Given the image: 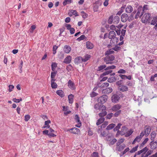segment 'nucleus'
<instances>
[{"mask_svg": "<svg viewBox=\"0 0 157 157\" xmlns=\"http://www.w3.org/2000/svg\"><path fill=\"white\" fill-rule=\"evenodd\" d=\"M116 36L115 32L113 31H110L108 34V38L111 39L110 43L111 45H114L117 44L118 38Z\"/></svg>", "mask_w": 157, "mask_h": 157, "instance_id": "f257e3e1", "label": "nucleus"}, {"mask_svg": "<svg viewBox=\"0 0 157 157\" xmlns=\"http://www.w3.org/2000/svg\"><path fill=\"white\" fill-rule=\"evenodd\" d=\"M115 57L113 55L107 56L104 59L105 62L106 64L112 63V61L114 59Z\"/></svg>", "mask_w": 157, "mask_h": 157, "instance_id": "f03ea898", "label": "nucleus"}, {"mask_svg": "<svg viewBox=\"0 0 157 157\" xmlns=\"http://www.w3.org/2000/svg\"><path fill=\"white\" fill-rule=\"evenodd\" d=\"M144 10L141 6H139L137 9V12L135 18L137 19L139 17H141L143 14Z\"/></svg>", "mask_w": 157, "mask_h": 157, "instance_id": "7ed1b4c3", "label": "nucleus"}, {"mask_svg": "<svg viewBox=\"0 0 157 157\" xmlns=\"http://www.w3.org/2000/svg\"><path fill=\"white\" fill-rule=\"evenodd\" d=\"M151 16V14L149 13H145L141 19V21L142 22L145 23L147 21H149L150 20V17Z\"/></svg>", "mask_w": 157, "mask_h": 157, "instance_id": "20e7f679", "label": "nucleus"}, {"mask_svg": "<svg viewBox=\"0 0 157 157\" xmlns=\"http://www.w3.org/2000/svg\"><path fill=\"white\" fill-rule=\"evenodd\" d=\"M67 131H69L71 133L75 134L78 135L80 133V131L79 129L76 128H73L67 129Z\"/></svg>", "mask_w": 157, "mask_h": 157, "instance_id": "39448f33", "label": "nucleus"}, {"mask_svg": "<svg viewBox=\"0 0 157 157\" xmlns=\"http://www.w3.org/2000/svg\"><path fill=\"white\" fill-rule=\"evenodd\" d=\"M108 98L107 96L106 95H103L98 99V101L100 103H103L105 102Z\"/></svg>", "mask_w": 157, "mask_h": 157, "instance_id": "423d86ee", "label": "nucleus"}, {"mask_svg": "<svg viewBox=\"0 0 157 157\" xmlns=\"http://www.w3.org/2000/svg\"><path fill=\"white\" fill-rule=\"evenodd\" d=\"M67 86L68 87L72 90L75 89L76 87L74 83L70 80L67 82Z\"/></svg>", "mask_w": 157, "mask_h": 157, "instance_id": "0eeeda50", "label": "nucleus"}, {"mask_svg": "<svg viewBox=\"0 0 157 157\" xmlns=\"http://www.w3.org/2000/svg\"><path fill=\"white\" fill-rule=\"evenodd\" d=\"M151 25H155L154 29L155 30H157V17L153 18L151 21Z\"/></svg>", "mask_w": 157, "mask_h": 157, "instance_id": "6e6552de", "label": "nucleus"}, {"mask_svg": "<svg viewBox=\"0 0 157 157\" xmlns=\"http://www.w3.org/2000/svg\"><path fill=\"white\" fill-rule=\"evenodd\" d=\"M112 101L114 103L117 102L120 99V97L117 94H114L112 97Z\"/></svg>", "mask_w": 157, "mask_h": 157, "instance_id": "1a4fd4ad", "label": "nucleus"}, {"mask_svg": "<svg viewBox=\"0 0 157 157\" xmlns=\"http://www.w3.org/2000/svg\"><path fill=\"white\" fill-rule=\"evenodd\" d=\"M121 107V105L117 104L113 106L111 108V110L112 111L115 112L119 110Z\"/></svg>", "mask_w": 157, "mask_h": 157, "instance_id": "9d476101", "label": "nucleus"}, {"mask_svg": "<svg viewBox=\"0 0 157 157\" xmlns=\"http://www.w3.org/2000/svg\"><path fill=\"white\" fill-rule=\"evenodd\" d=\"M128 19V15L125 13L123 14L121 17V21L122 22H125Z\"/></svg>", "mask_w": 157, "mask_h": 157, "instance_id": "9b49d317", "label": "nucleus"}, {"mask_svg": "<svg viewBox=\"0 0 157 157\" xmlns=\"http://www.w3.org/2000/svg\"><path fill=\"white\" fill-rule=\"evenodd\" d=\"M118 89L120 91L124 92L127 91L128 88L126 86L122 85L119 86L118 87Z\"/></svg>", "mask_w": 157, "mask_h": 157, "instance_id": "f8f14e48", "label": "nucleus"}, {"mask_svg": "<svg viewBox=\"0 0 157 157\" xmlns=\"http://www.w3.org/2000/svg\"><path fill=\"white\" fill-rule=\"evenodd\" d=\"M75 119L76 121L78 123V124L75 125V126L77 127H78V128L80 127L81 125V123L80 121L79 118V116L78 115L76 114L75 115Z\"/></svg>", "mask_w": 157, "mask_h": 157, "instance_id": "ddd939ff", "label": "nucleus"}, {"mask_svg": "<svg viewBox=\"0 0 157 157\" xmlns=\"http://www.w3.org/2000/svg\"><path fill=\"white\" fill-rule=\"evenodd\" d=\"M113 91V89L111 87H108L105 89H103L102 92L105 94H107L111 93Z\"/></svg>", "mask_w": 157, "mask_h": 157, "instance_id": "4468645a", "label": "nucleus"}, {"mask_svg": "<svg viewBox=\"0 0 157 157\" xmlns=\"http://www.w3.org/2000/svg\"><path fill=\"white\" fill-rule=\"evenodd\" d=\"M71 47L68 45H65L63 48V51L65 53H69L71 51Z\"/></svg>", "mask_w": 157, "mask_h": 157, "instance_id": "2eb2a0df", "label": "nucleus"}, {"mask_svg": "<svg viewBox=\"0 0 157 157\" xmlns=\"http://www.w3.org/2000/svg\"><path fill=\"white\" fill-rule=\"evenodd\" d=\"M71 56H68L64 59L63 62L66 64H69L71 63Z\"/></svg>", "mask_w": 157, "mask_h": 157, "instance_id": "dca6fc26", "label": "nucleus"}, {"mask_svg": "<svg viewBox=\"0 0 157 157\" xmlns=\"http://www.w3.org/2000/svg\"><path fill=\"white\" fill-rule=\"evenodd\" d=\"M68 14L70 16L73 15H75L76 17L78 16L77 12L76 10H71L69 11Z\"/></svg>", "mask_w": 157, "mask_h": 157, "instance_id": "f3484780", "label": "nucleus"}, {"mask_svg": "<svg viewBox=\"0 0 157 157\" xmlns=\"http://www.w3.org/2000/svg\"><path fill=\"white\" fill-rule=\"evenodd\" d=\"M82 58L79 56L76 57L75 59V63H79L82 62Z\"/></svg>", "mask_w": 157, "mask_h": 157, "instance_id": "a211bd4d", "label": "nucleus"}, {"mask_svg": "<svg viewBox=\"0 0 157 157\" xmlns=\"http://www.w3.org/2000/svg\"><path fill=\"white\" fill-rule=\"evenodd\" d=\"M133 10V8L130 5L128 6L125 8V12L127 13H131Z\"/></svg>", "mask_w": 157, "mask_h": 157, "instance_id": "6ab92c4d", "label": "nucleus"}, {"mask_svg": "<svg viewBox=\"0 0 157 157\" xmlns=\"http://www.w3.org/2000/svg\"><path fill=\"white\" fill-rule=\"evenodd\" d=\"M125 147L126 145L124 144H123L119 145L118 146H117L116 149L118 151H120L123 150Z\"/></svg>", "mask_w": 157, "mask_h": 157, "instance_id": "aec40b11", "label": "nucleus"}, {"mask_svg": "<svg viewBox=\"0 0 157 157\" xmlns=\"http://www.w3.org/2000/svg\"><path fill=\"white\" fill-rule=\"evenodd\" d=\"M127 128L125 126H123L121 131L120 134L122 136L125 135V134L127 131Z\"/></svg>", "mask_w": 157, "mask_h": 157, "instance_id": "412c9836", "label": "nucleus"}, {"mask_svg": "<svg viewBox=\"0 0 157 157\" xmlns=\"http://www.w3.org/2000/svg\"><path fill=\"white\" fill-rule=\"evenodd\" d=\"M86 47L89 49H91L94 47L93 44L89 41H87L86 43Z\"/></svg>", "mask_w": 157, "mask_h": 157, "instance_id": "4be33fe9", "label": "nucleus"}, {"mask_svg": "<svg viewBox=\"0 0 157 157\" xmlns=\"http://www.w3.org/2000/svg\"><path fill=\"white\" fill-rule=\"evenodd\" d=\"M119 17L117 16H116L114 18H113V23L116 24H117L119 23Z\"/></svg>", "mask_w": 157, "mask_h": 157, "instance_id": "5701e85b", "label": "nucleus"}, {"mask_svg": "<svg viewBox=\"0 0 157 157\" xmlns=\"http://www.w3.org/2000/svg\"><path fill=\"white\" fill-rule=\"evenodd\" d=\"M150 145L151 148L152 149H154L157 147V142L156 141L153 142H151Z\"/></svg>", "mask_w": 157, "mask_h": 157, "instance_id": "b1692460", "label": "nucleus"}, {"mask_svg": "<svg viewBox=\"0 0 157 157\" xmlns=\"http://www.w3.org/2000/svg\"><path fill=\"white\" fill-rule=\"evenodd\" d=\"M151 129L149 127H145L144 133L145 135L147 136L150 133Z\"/></svg>", "mask_w": 157, "mask_h": 157, "instance_id": "393cba45", "label": "nucleus"}, {"mask_svg": "<svg viewBox=\"0 0 157 157\" xmlns=\"http://www.w3.org/2000/svg\"><path fill=\"white\" fill-rule=\"evenodd\" d=\"M74 97V95L72 94H71L68 96V98L69 100V103H72L73 101Z\"/></svg>", "mask_w": 157, "mask_h": 157, "instance_id": "a878e982", "label": "nucleus"}, {"mask_svg": "<svg viewBox=\"0 0 157 157\" xmlns=\"http://www.w3.org/2000/svg\"><path fill=\"white\" fill-rule=\"evenodd\" d=\"M56 93L60 97L62 98L64 96L63 92L61 90H58L56 91Z\"/></svg>", "mask_w": 157, "mask_h": 157, "instance_id": "bb28decb", "label": "nucleus"}, {"mask_svg": "<svg viewBox=\"0 0 157 157\" xmlns=\"http://www.w3.org/2000/svg\"><path fill=\"white\" fill-rule=\"evenodd\" d=\"M152 152V151L151 150H149L146 154L144 153L143 154L141 157H147L148 156L151 155Z\"/></svg>", "mask_w": 157, "mask_h": 157, "instance_id": "cd10ccee", "label": "nucleus"}, {"mask_svg": "<svg viewBox=\"0 0 157 157\" xmlns=\"http://www.w3.org/2000/svg\"><path fill=\"white\" fill-rule=\"evenodd\" d=\"M105 118L103 117H101L97 121V122L96 123V124L97 125H98L100 124H101V123H102V122H104V121L105 120Z\"/></svg>", "mask_w": 157, "mask_h": 157, "instance_id": "c85d7f7f", "label": "nucleus"}, {"mask_svg": "<svg viewBox=\"0 0 157 157\" xmlns=\"http://www.w3.org/2000/svg\"><path fill=\"white\" fill-rule=\"evenodd\" d=\"M73 2L72 0H64L63 3V6H65L67 4H70Z\"/></svg>", "mask_w": 157, "mask_h": 157, "instance_id": "c756f323", "label": "nucleus"}, {"mask_svg": "<svg viewBox=\"0 0 157 157\" xmlns=\"http://www.w3.org/2000/svg\"><path fill=\"white\" fill-rule=\"evenodd\" d=\"M90 57V55H86L84 58H82V62H86L88 60Z\"/></svg>", "mask_w": 157, "mask_h": 157, "instance_id": "7c9ffc66", "label": "nucleus"}, {"mask_svg": "<svg viewBox=\"0 0 157 157\" xmlns=\"http://www.w3.org/2000/svg\"><path fill=\"white\" fill-rule=\"evenodd\" d=\"M133 132V131L132 129H131L128 132L127 131L126 133L125 134V136L126 137H128L130 136Z\"/></svg>", "mask_w": 157, "mask_h": 157, "instance_id": "2f4dec72", "label": "nucleus"}, {"mask_svg": "<svg viewBox=\"0 0 157 157\" xmlns=\"http://www.w3.org/2000/svg\"><path fill=\"white\" fill-rule=\"evenodd\" d=\"M51 87L53 89H56L57 87V84L54 82L52 80H51Z\"/></svg>", "mask_w": 157, "mask_h": 157, "instance_id": "473e14b6", "label": "nucleus"}, {"mask_svg": "<svg viewBox=\"0 0 157 157\" xmlns=\"http://www.w3.org/2000/svg\"><path fill=\"white\" fill-rule=\"evenodd\" d=\"M141 139L138 136H136L132 142V144H134L136 142H139Z\"/></svg>", "mask_w": 157, "mask_h": 157, "instance_id": "72a5a7b5", "label": "nucleus"}, {"mask_svg": "<svg viewBox=\"0 0 157 157\" xmlns=\"http://www.w3.org/2000/svg\"><path fill=\"white\" fill-rule=\"evenodd\" d=\"M124 139L121 138L119 139L116 143V146H119V145H121V144L124 142Z\"/></svg>", "mask_w": 157, "mask_h": 157, "instance_id": "f704fd0d", "label": "nucleus"}, {"mask_svg": "<svg viewBox=\"0 0 157 157\" xmlns=\"http://www.w3.org/2000/svg\"><path fill=\"white\" fill-rule=\"evenodd\" d=\"M115 125L114 124H111L109 125L106 128V129L107 130H109L114 127Z\"/></svg>", "mask_w": 157, "mask_h": 157, "instance_id": "c9c22d12", "label": "nucleus"}, {"mask_svg": "<svg viewBox=\"0 0 157 157\" xmlns=\"http://www.w3.org/2000/svg\"><path fill=\"white\" fill-rule=\"evenodd\" d=\"M114 52L113 51V50L112 49H110L107 51L105 52V54L106 55H107V56L112 55L111 54L113 53Z\"/></svg>", "mask_w": 157, "mask_h": 157, "instance_id": "e433bc0d", "label": "nucleus"}, {"mask_svg": "<svg viewBox=\"0 0 157 157\" xmlns=\"http://www.w3.org/2000/svg\"><path fill=\"white\" fill-rule=\"evenodd\" d=\"M116 78L114 77L109 78L108 79V81L110 83L116 81Z\"/></svg>", "mask_w": 157, "mask_h": 157, "instance_id": "4c0bfd02", "label": "nucleus"}, {"mask_svg": "<svg viewBox=\"0 0 157 157\" xmlns=\"http://www.w3.org/2000/svg\"><path fill=\"white\" fill-rule=\"evenodd\" d=\"M51 123V121L49 120H48L45 121L44 125L46 126L47 128H49L50 127L49 124Z\"/></svg>", "mask_w": 157, "mask_h": 157, "instance_id": "58836bf2", "label": "nucleus"}, {"mask_svg": "<svg viewBox=\"0 0 157 157\" xmlns=\"http://www.w3.org/2000/svg\"><path fill=\"white\" fill-rule=\"evenodd\" d=\"M57 66V64L56 63H52L51 65V67L52 70L54 71L55 69L56 68Z\"/></svg>", "mask_w": 157, "mask_h": 157, "instance_id": "ea45409f", "label": "nucleus"}, {"mask_svg": "<svg viewBox=\"0 0 157 157\" xmlns=\"http://www.w3.org/2000/svg\"><path fill=\"white\" fill-rule=\"evenodd\" d=\"M106 66L105 65H100L98 67V71H100L106 67Z\"/></svg>", "mask_w": 157, "mask_h": 157, "instance_id": "a19ab883", "label": "nucleus"}, {"mask_svg": "<svg viewBox=\"0 0 157 157\" xmlns=\"http://www.w3.org/2000/svg\"><path fill=\"white\" fill-rule=\"evenodd\" d=\"M56 72H52L51 73V77L52 78V80L53 81H55L54 78L56 76Z\"/></svg>", "mask_w": 157, "mask_h": 157, "instance_id": "79ce46f5", "label": "nucleus"}, {"mask_svg": "<svg viewBox=\"0 0 157 157\" xmlns=\"http://www.w3.org/2000/svg\"><path fill=\"white\" fill-rule=\"evenodd\" d=\"M81 13L82 14V15L83 18L85 19L87 17L88 15L83 11H81Z\"/></svg>", "mask_w": 157, "mask_h": 157, "instance_id": "37998d69", "label": "nucleus"}, {"mask_svg": "<svg viewBox=\"0 0 157 157\" xmlns=\"http://www.w3.org/2000/svg\"><path fill=\"white\" fill-rule=\"evenodd\" d=\"M121 125V123H119L116 127L113 129L114 131H116L118 130L120 128Z\"/></svg>", "mask_w": 157, "mask_h": 157, "instance_id": "c03bdc74", "label": "nucleus"}, {"mask_svg": "<svg viewBox=\"0 0 157 157\" xmlns=\"http://www.w3.org/2000/svg\"><path fill=\"white\" fill-rule=\"evenodd\" d=\"M157 77V74H155L154 75H151L150 78V80L151 82H153L155 81V77Z\"/></svg>", "mask_w": 157, "mask_h": 157, "instance_id": "a18cd8bd", "label": "nucleus"}, {"mask_svg": "<svg viewBox=\"0 0 157 157\" xmlns=\"http://www.w3.org/2000/svg\"><path fill=\"white\" fill-rule=\"evenodd\" d=\"M112 72V70H109V71H106L104 72L103 73V74L101 75L104 76H105V75H107L111 73Z\"/></svg>", "mask_w": 157, "mask_h": 157, "instance_id": "49530a36", "label": "nucleus"}, {"mask_svg": "<svg viewBox=\"0 0 157 157\" xmlns=\"http://www.w3.org/2000/svg\"><path fill=\"white\" fill-rule=\"evenodd\" d=\"M116 112V113L113 114L114 116L115 117H118L121 113V110H119Z\"/></svg>", "mask_w": 157, "mask_h": 157, "instance_id": "de8ad7c7", "label": "nucleus"}, {"mask_svg": "<svg viewBox=\"0 0 157 157\" xmlns=\"http://www.w3.org/2000/svg\"><path fill=\"white\" fill-rule=\"evenodd\" d=\"M85 36L84 35H81L80 37L78 38L77 40L78 41H80L81 40H83V39H85Z\"/></svg>", "mask_w": 157, "mask_h": 157, "instance_id": "09e8293b", "label": "nucleus"}, {"mask_svg": "<svg viewBox=\"0 0 157 157\" xmlns=\"http://www.w3.org/2000/svg\"><path fill=\"white\" fill-rule=\"evenodd\" d=\"M113 16H111L108 19V22L109 24H112L113 23Z\"/></svg>", "mask_w": 157, "mask_h": 157, "instance_id": "8fccbe9b", "label": "nucleus"}, {"mask_svg": "<svg viewBox=\"0 0 157 157\" xmlns=\"http://www.w3.org/2000/svg\"><path fill=\"white\" fill-rule=\"evenodd\" d=\"M138 147V146L137 145L136 146L133 147L130 151V152L132 153L134 152L137 150V148Z\"/></svg>", "mask_w": 157, "mask_h": 157, "instance_id": "3c124183", "label": "nucleus"}, {"mask_svg": "<svg viewBox=\"0 0 157 157\" xmlns=\"http://www.w3.org/2000/svg\"><path fill=\"white\" fill-rule=\"evenodd\" d=\"M107 114V112L106 111H103L101 113L99 114V115L100 117H103L105 116Z\"/></svg>", "mask_w": 157, "mask_h": 157, "instance_id": "603ef678", "label": "nucleus"}, {"mask_svg": "<svg viewBox=\"0 0 157 157\" xmlns=\"http://www.w3.org/2000/svg\"><path fill=\"white\" fill-rule=\"evenodd\" d=\"M106 107L104 105L100 106L99 110L100 111L103 112V111H105Z\"/></svg>", "mask_w": 157, "mask_h": 157, "instance_id": "864d4df0", "label": "nucleus"}, {"mask_svg": "<svg viewBox=\"0 0 157 157\" xmlns=\"http://www.w3.org/2000/svg\"><path fill=\"white\" fill-rule=\"evenodd\" d=\"M109 85V84L108 82H105L102 84L101 86L102 88L108 87Z\"/></svg>", "mask_w": 157, "mask_h": 157, "instance_id": "5fc2aeb1", "label": "nucleus"}, {"mask_svg": "<svg viewBox=\"0 0 157 157\" xmlns=\"http://www.w3.org/2000/svg\"><path fill=\"white\" fill-rule=\"evenodd\" d=\"M116 68V66L114 65H112L111 66L108 67L105 69V70H107L110 69H114Z\"/></svg>", "mask_w": 157, "mask_h": 157, "instance_id": "6e6d98bb", "label": "nucleus"}, {"mask_svg": "<svg viewBox=\"0 0 157 157\" xmlns=\"http://www.w3.org/2000/svg\"><path fill=\"white\" fill-rule=\"evenodd\" d=\"M125 6V5H123L122 7L121 8L120 10L118 12V13H119V12L120 13H122L124 10Z\"/></svg>", "mask_w": 157, "mask_h": 157, "instance_id": "4d7b16f0", "label": "nucleus"}, {"mask_svg": "<svg viewBox=\"0 0 157 157\" xmlns=\"http://www.w3.org/2000/svg\"><path fill=\"white\" fill-rule=\"evenodd\" d=\"M30 116L29 115H26L25 116V120L26 121H28L30 119Z\"/></svg>", "mask_w": 157, "mask_h": 157, "instance_id": "13d9d810", "label": "nucleus"}, {"mask_svg": "<svg viewBox=\"0 0 157 157\" xmlns=\"http://www.w3.org/2000/svg\"><path fill=\"white\" fill-rule=\"evenodd\" d=\"M156 135V133L155 132H152L151 133V139L153 140L155 138Z\"/></svg>", "mask_w": 157, "mask_h": 157, "instance_id": "bf43d9fd", "label": "nucleus"}, {"mask_svg": "<svg viewBox=\"0 0 157 157\" xmlns=\"http://www.w3.org/2000/svg\"><path fill=\"white\" fill-rule=\"evenodd\" d=\"M130 150V149L128 147H127L126 148L124 151H123L122 152V155H123L124 154H125L127 152L129 151Z\"/></svg>", "mask_w": 157, "mask_h": 157, "instance_id": "052dcab7", "label": "nucleus"}, {"mask_svg": "<svg viewBox=\"0 0 157 157\" xmlns=\"http://www.w3.org/2000/svg\"><path fill=\"white\" fill-rule=\"evenodd\" d=\"M13 101L14 102L16 103H19L20 101H22L21 98L17 99L16 98H14L13 99Z\"/></svg>", "mask_w": 157, "mask_h": 157, "instance_id": "680f3d73", "label": "nucleus"}, {"mask_svg": "<svg viewBox=\"0 0 157 157\" xmlns=\"http://www.w3.org/2000/svg\"><path fill=\"white\" fill-rule=\"evenodd\" d=\"M36 29V26L35 25H33L31 26L30 29V32L33 33V30Z\"/></svg>", "mask_w": 157, "mask_h": 157, "instance_id": "e2e57ef3", "label": "nucleus"}, {"mask_svg": "<svg viewBox=\"0 0 157 157\" xmlns=\"http://www.w3.org/2000/svg\"><path fill=\"white\" fill-rule=\"evenodd\" d=\"M113 114L112 113H110L107 115L106 118L108 119H110L113 116Z\"/></svg>", "mask_w": 157, "mask_h": 157, "instance_id": "0e129e2a", "label": "nucleus"}, {"mask_svg": "<svg viewBox=\"0 0 157 157\" xmlns=\"http://www.w3.org/2000/svg\"><path fill=\"white\" fill-rule=\"evenodd\" d=\"M148 138H146L143 141L142 144L141 145V146L143 147L147 142L148 141Z\"/></svg>", "mask_w": 157, "mask_h": 157, "instance_id": "69168bd1", "label": "nucleus"}, {"mask_svg": "<svg viewBox=\"0 0 157 157\" xmlns=\"http://www.w3.org/2000/svg\"><path fill=\"white\" fill-rule=\"evenodd\" d=\"M91 157H98V153L95 152H94L92 154Z\"/></svg>", "mask_w": 157, "mask_h": 157, "instance_id": "338daca9", "label": "nucleus"}, {"mask_svg": "<svg viewBox=\"0 0 157 157\" xmlns=\"http://www.w3.org/2000/svg\"><path fill=\"white\" fill-rule=\"evenodd\" d=\"M72 69V67L71 64L68 65L66 67V69L68 71H71Z\"/></svg>", "mask_w": 157, "mask_h": 157, "instance_id": "774afa93", "label": "nucleus"}]
</instances>
